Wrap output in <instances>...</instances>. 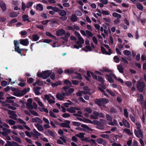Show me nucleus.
<instances>
[{
  "label": "nucleus",
  "mask_w": 146,
  "mask_h": 146,
  "mask_svg": "<svg viewBox=\"0 0 146 146\" xmlns=\"http://www.w3.org/2000/svg\"><path fill=\"white\" fill-rule=\"evenodd\" d=\"M113 60L115 62L118 63L119 62V59L117 56H115L113 58Z\"/></svg>",
  "instance_id": "680f3d73"
},
{
  "label": "nucleus",
  "mask_w": 146,
  "mask_h": 146,
  "mask_svg": "<svg viewBox=\"0 0 146 146\" xmlns=\"http://www.w3.org/2000/svg\"><path fill=\"white\" fill-rule=\"evenodd\" d=\"M36 9L37 10L42 11L43 9V6L40 4H38L36 6Z\"/></svg>",
  "instance_id": "473e14b6"
},
{
  "label": "nucleus",
  "mask_w": 146,
  "mask_h": 146,
  "mask_svg": "<svg viewBox=\"0 0 146 146\" xmlns=\"http://www.w3.org/2000/svg\"><path fill=\"white\" fill-rule=\"evenodd\" d=\"M31 121L33 123H38L40 124H42V120L37 117L32 118L31 119Z\"/></svg>",
  "instance_id": "2eb2a0df"
},
{
  "label": "nucleus",
  "mask_w": 146,
  "mask_h": 146,
  "mask_svg": "<svg viewBox=\"0 0 146 146\" xmlns=\"http://www.w3.org/2000/svg\"><path fill=\"white\" fill-rule=\"evenodd\" d=\"M81 127L83 128H84V129L80 127H77L76 128V130H78L82 131H86L87 132L89 131H93V129H92L90 128L88 126L86 125L82 124Z\"/></svg>",
  "instance_id": "20e7f679"
},
{
  "label": "nucleus",
  "mask_w": 146,
  "mask_h": 146,
  "mask_svg": "<svg viewBox=\"0 0 146 146\" xmlns=\"http://www.w3.org/2000/svg\"><path fill=\"white\" fill-rule=\"evenodd\" d=\"M145 86L144 82L141 80H139L137 82V87L138 90L141 92H142L143 90V89Z\"/></svg>",
  "instance_id": "7ed1b4c3"
},
{
  "label": "nucleus",
  "mask_w": 146,
  "mask_h": 146,
  "mask_svg": "<svg viewBox=\"0 0 146 146\" xmlns=\"http://www.w3.org/2000/svg\"><path fill=\"white\" fill-rule=\"evenodd\" d=\"M14 43L15 47V51L19 53L20 54H21V55H22L21 53L22 49H20L19 47L18 46V45L19 43L17 42V41L16 40H14Z\"/></svg>",
  "instance_id": "9d476101"
},
{
  "label": "nucleus",
  "mask_w": 146,
  "mask_h": 146,
  "mask_svg": "<svg viewBox=\"0 0 146 146\" xmlns=\"http://www.w3.org/2000/svg\"><path fill=\"white\" fill-rule=\"evenodd\" d=\"M137 8L139 10L142 11L143 8L142 5L140 3H138L137 5Z\"/></svg>",
  "instance_id": "ea45409f"
},
{
  "label": "nucleus",
  "mask_w": 146,
  "mask_h": 146,
  "mask_svg": "<svg viewBox=\"0 0 146 146\" xmlns=\"http://www.w3.org/2000/svg\"><path fill=\"white\" fill-rule=\"evenodd\" d=\"M47 133L48 135L52 136L53 137H55V135L54 133L51 130H48L47 131Z\"/></svg>",
  "instance_id": "58836bf2"
},
{
  "label": "nucleus",
  "mask_w": 146,
  "mask_h": 146,
  "mask_svg": "<svg viewBox=\"0 0 146 146\" xmlns=\"http://www.w3.org/2000/svg\"><path fill=\"white\" fill-rule=\"evenodd\" d=\"M33 132H32V136L35 138H38V136L41 135L35 129H34L33 130Z\"/></svg>",
  "instance_id": "ddd939ff"
},
{
  "label": "nucleus",
  "mask_w": 146,
  "mask_h": 146,
  "mask_svg": "<svg viewBox=\"0 0 146 146\" xmlns=\"http://www.w3.org/2000/svg\"><path fill=\"white\" fill-rule=\"evenodd\" d=\"M135 125L136 126V128L138 130H141V124L139 123H135Z\"/></svg>",
  "instance_id": "8fccbe9b"
},
{
  "label": "nucleus",
  "mask_w": 146,
  "mask_h": 146,
  "mask_svg": "<svg viewBox=\"0 0 146 146\" xmlns=\"http://www.w3.org/2000/svg\"><path fill=\"white\" fill-rule=\"evenodd\" d=\"M123 131L125 133H127L128 134L130 135H133V133L132 132H131L130 130L128 129L125 128L123 129Z\"/></svg>",
  "instance_id": "2f4dec72"
},
{
  "label": "nucleus",
  "mask_w": 146,
  "mask_h": 146,
  "mask_svg": "<svg viewBox=\"0 0 146 146\" xmlns=\"http://www.w3.org/2000/svg\"><path fill=\"white\" fill-rule=\"evenodd\" d=\"M97 142L99 144H102L104 146L106 145L107 144V142L101 138H99L97 139L96 140Z\"/></svg>",
  "instance_id": "dca6fc26"
},
{
  "label": "nucleus",
  "mask_w": 146,
  "mask_h": 146,
  "mask_svg": "<svg viewBox=\"0 0 146 146\" xmlns=\"http://www.w3.org/2000/svg\"><path fill=\"white\" fill-rule=\"evenodd\" d=\"M72 140L75 143H77L78 141V139L75 136H73L72 137Z\"/></svg>",
  "instance_id": "0e129e2a"
},
{
  "label": "nucleus",
  "mask_w": 146,
  "mask_h": 146,
  "mask_svg": "<svg viewBox=\"0 0 146 146\" xmlns=\"http://www.w3.org/2000/svg\"><path fill=\"white\" fill-rule=\"evenodd\" d=\"M34 92L37 95H38L40 94L39 90L41 88L39 87H37L35 88H33Z\"/></svg>",
  "instance_id": "393cba45"
},
{
  "label": "nucleus",
  "mask_w": 146,
  "mask_h": 146,
  "mask_svg": "<svg viewBox=\"0 0 146 146\" xmlns=\"http://www.w3.org/2000/svg\"><path fill=\"white\" fill-rule=\"evenodd\" d=\"M30 112L32 114L35 116H38V113L34 111L31 110L30 111Z\"/></svg>",
  "instance_id": "69168bd1"
},
{
  "label": "nucleus",
  "mask_w": 146,
  "mask_h": 146,
  "mask_svg": "<svg viewBox=\"0 0 146 146\" xmlns=\"http://www.w3.org/2000/svg\"><path fill=\"white\" fill-rule=\"evenodd\" d=\"M120 18H117L115 19L113 21L114 24L117 25L119 24L120 22Z\"/></svg>",
  "instance_id": "c03bdc74"
},
{
  "label": "nucleus",
  "mask_w": 146,
  "mask_h": 146,
  "mask_svg": "<svg viewBox=\"0 0 146 146\" xmlns=\"http://www.w3.org/2000/svg\"><path fill=\"white\" fill-rule=\"evenodd\" d=\"M0 6L3 11H5L6 9V4L2 1H0Z\"/></svg>",
  "instance_id": "a878e982"
},
{
  "label": "nucleus",
  "mask_w": 146,
  "mask_h": 146,
  "mask_svg": "<svg viewBox=\"0 0 146 146\" xmlns=\"http://www.w3.org/2000/svg\"><path fill=\"white\" fill-rule=\"evenodd\" d=\"M122 121L124 125L127 128H129L130 127V124L126 119L123 118V119Z\"/></svg>",
  "instance_id": "4be33fe9"
},
{
  "label": "nucleus",
  "mask_w": 146,
  "mask_h": 146,
  "mask_svg": "<svg viewBox=\"0 0 146 146\" xmlns=\"http://www.w3.org/2000/svg\"><path fill=\"white\" fill-rule=\"evenodd\" d=\"M124 54L126 56H129L131 55V52L128 50H125L123 51Z\"/></svg>",
  "instance_id": "49530a36"
},
{
  "label": "nucleus",
  "mask_w": 146,
  "mask_h": 146,
  "mask_svg": "<svg viewBox=\"0 0 146 146\" xmlns=\"http://www.w3.org/2000/svg\"><path fill=\"white\" fill-rule=\"evenodd\" d=\"M13 94L14 95L17 96H22V95H21V94L20 92L19 91H17L16 92H14L13 93Z\"/></svg>",
  "instance_id": "3c124183"
},
{
  "label": "nucleus",
  "mask_w": 146,
  "mask_h": 146,
  "mask_svg": "<svg viewBox=\"0 0 146 146\" xmlns=\"http://www.w3.org/2000/svg\"><path fill=\"white\" fill-rule=\"evenodd\" d=\"M62 84L61 82L60 81L56 82L55 83L52 84V86L53 87L57 86Z\"/></svg>",
  "instance_id": "c9c22d12"
},
{
  "label": "nucleus",
  "mask_w": 146,
  "mask_h": 146,
  "mask_svg": "<svg viewBox=\"0 0 146 146\" xmlns=\"http://www.w3.org/2000/svg\"><path fill=\"white\" fill-rule=\"evenodd\" d=\"M117 69L119 72L121 73L123 72V68L121 65H119L117 66Z\"/></svg>",
  "instance_id": "e433bc0d"
},
{
  "label": "nucleus",
  "mask_w": 146,
  "mask_h": 146,
  "mask_svg": "<svg viewBox=\"0 0 146 146\" xmlns=\"http://www.w3.org/2000/svg\"><path fill=\"white\" fill-rule=\"evenodd\" d=\"M45 34L47 36H50V37L54 39H56V37L55 36L53 35L51 33L49 32H46Z\"/></svg>",
  "instance_id": "a19ab883"
},
{
  "label": "nucleus",
  "mask_w": 146,
  "mask_h": 146,
  "mask_svg": "<svg viewBox=\"0 0 146 146\" xmlns=\"http://www.w3.org/2000/svg\"><path fill=\"white\" fill-rule=\"evenodd\" d=\"M11 137L14 141H15L19 143H22V141L21 140V139L19 137H17L14 135H12L11 136Z\"/></svg>",
  "instance_id": "412c9836"
},
{
  "label": "nucleus",
  "mask_w": 146,
  "mask_h": 146,
  "mask_svg": "<svg viewBox=\"0 0 146 146\" xmlns=\"http://www.w3.org/2000/svg\"><path fill=\"white\" fill-rule=\"evenodd\" d=\"M6 122L10 125H14L16 123L14 121L11 119H7L6 121Z\"/></svg>",
  "instance_id": "b1692460"
},
{
  "label": "nucleus",
  "mask_w": 146,
  "mask_h": 146,
  "mask_svg": "<svg viewBox=\"0 0 146 146\" xmlns=\"http://www.w3.org/2000/svg\"><path fill=\"white\" fill-rule=\"evenodd\" d=\"M75 14L78 16H81L82 15V13L81 11L79 10H76L75 12Z\"/></svg>",
  "instance_id": "09e8293b"
},
{
  "label": "nucleus",
  "mask_w": 146,
  "mask_h": 146,
  "mask_svg": "<svg viewBox=\"0 0 146 146\" xmlns=\"http://www.w3.org/2000/svg\"><path fill=\"white\" fill-rule=\"evenodd\" d=\"M86 36L88 38H89L90 37H92L93 36V34L90 31L88 30H86Z\"/></svg>",
  "instance_id": "c756f323"
},
{
  "label": "nucleus",
  "mask_w": 146,
  "mask_h": 146,
  "mask_svg": "<svg viewBox=\"0 0 146 146\" xmlns=\"http://www.w3.org/2000/svg\"><path fill=\"white\" fill-rule=\"evenodd\" d=\"M74 89L72 88H71L69 89L66 92H65V94L67 93V94L68 95V96L69 95V94L70 93H72L74 91Z\"/></svg>",
  "instance_id": "a18cd8bd"
},
{
  "label": "nucleus",
  "mask_w": 146,
  "mask_h": 146,
  "mask_svg": "<svg viewBox=\"0 0 146 146\" xmlns=\"http://www.w3.org/2000/svg\"><path fill=\"white\" fill-rule=\"evenodd\" d=\"M52 71L48 70L43 71L42 73H37V74L38 76L41 77L44 79H46L52 73Z\"/></svg>",
  "instance_id": "f03ea898"
},
{
  "label": "nucleus",
  "mask_w": 146,
  "mask_h": 146,
  "mask_svg": "<svg viewBox=\"0 0 146 146\" xmlns=\"http://www.w3.org/2000/svg\"><path fill=\"white\" fill-rule=\"evenodd\" d=\"M98 116V113L96 111H94L93 114H91L90 116V118L92 119H96Z\"/></svg>",
  "instance_id": "a211bd4d"
},
{
  "label": "nucleus",
  "mask_w": 146,
  "mask_h": 146,
  "mask_svg": "<svg viewBox=\"0 0 146 146\" xmlns=\"http://www.w3.org/2000/svg\"><path fill=\"white\" fill-rule=\"evenodd\" d=\"M64 83L66 85H71L72 83L71 82L68 80L66 79L64 81Z\"/></svg>",
  "instance_id": "864d4df0"
},
{
  "label": "nucleus",
  "mask_w": 146,
  "mask_h": 146,
  "mask_svg": "<svg viewBox=\"0 0 146 146\" xmlns=\"http://www.w3.org/2000/svg\"><path fill=\"white\" fill-rule=\"evenodd\" d=\"M2 130L3 131L7 133H10L11 132V131L10 129L4 127L3 128Z\"/></svg>",
  "instance_id": "5fc2aeb1"
},
{
  "label": "nucleus",
  "mask_w": 146,
  "mask_h": 146,
  "mask_svg": "<svg viewBox=\"0 0 146 146\" xmlns=\"http://www.w3.org/2000/svg\"><path fill=\"white\" fill-rule=\"evenodd\" d=\"M134 133L137 137L138 138L140 137L142 138H143V133L141 130H138L135 129L134 130Z\"/></svg>",
  "instance_id": "1a4fd4ad"
},
{
  "label": "nucleus",
  "mask_w": 146,
  "mask_h": 146,
  "mask_svg": "<svg viewBox=\"0 0 146 146\" xmlns=\"http://www.w3.org/2000/svg\"><path fill=\"white\" fill-rule=\"evenodd\" d=\"M70 20L72 22H75L77 21V17L75 15L72 14L71 16Z\"/></svg>",
  "instance_id": "c85d7f7f"
},
{
  "label": "nucleus",
  "mask_w": 146,
  "mask_h": 146,
  "mask_svg": "<svg viewBox=\"0 0 146 146\" xmlns=\"http://www.w3.org/2000/svg\"><path fill=\"white\" fill-rule=\"evenodd\" d=\"M106 76L108 80L110 83L113 82V81L112 78V77H113L115 79H117L116 76L112 73H110L109 74H106Z\"/></svg>",
  "instance_id": "0eeeda50"
},
{
  "label": "nucleus",
  "mask_w": 146,
  "mask_h": 146,
  "mask_svg": "<svg viewBox=\"0 0 146 146\" xmlns=\"http://www.w3.org/2000/svg\"><path fill=\"white\" fill-rule=\"evenodd\" d=\"M92 40L97 45L98 44V41L96 37L95 36H93L92 37Z\"/></svg>",
  "instance_id": "6e6d98bb"
},
{
  "label": "nucleus",
  "mask_w": 146,
  "mask_h": 146,
  "mask_svg": "<svg viewBox=\"0 0 146 146\" xmlns=\"http://www.w3.org/2000/svg\"><path fill=\"white\" fill-rule=\"evenodd\" d=\"M139 99H137V101L138 102H139V101L140 102V103L141 104H143V103L144 100H143V95L141 94L139 95Z\"/></svg>",
  "instance_id": "cd10ccee"
},
{
  "label": "nucleus",
  "mask_w": 146,
  "mask_h": 146,
  "mask_svg": "<svg viewBox=\"0 0 146 146\" xmlns=\"http://www.w3.org/2000/svg\"><path fill=\"white\" fill-rule=\"evenodd\" d=\"M113 16L114 17L117 18H121V15L116 12H113L112 13Z\"/></svg>",
  "instance_id": "72a5a7b5"
},
{
  "label": "nucleus",
  "mask_w": 146,
  "mask_h": 146,
  "mask_svg": "<svg viewBox=\"0 0 146 146\" xmlns=\"http://www.w3.org/2000/svg\"><path fill=\"white\" fill-rule=\"evenodd\" d=\"M101 48L102 52L103 53L105 54H108V52L106 51L104 47L101 46Z\"/></svg>",
  "instance_id": "052dcab7"
},
{
  "label": "nucleus",
  "mask_w": 146,
  "mask_h": 146,
  "mask_svg": "<svg viewBox=\"0 0 146 146\" xmlns=\"http://www.w3.org/2000/svg\"><path fill=\"white\" fill-rule=\"evenodd\" d=\"M108 124L112 126H114V125L117 126L118 125L117 120L115 119H114L113 120V122L112 121L111 122H108Z\"/></svg>",
  "instance_id": "bb28decb"
},
{
  "label": "nucleus",
  "mask_w": 146,
  "mask_h": 146,
  "mask_svg": "<svg viewBox=\"0 0 146 146\" xmlns=\"http://www.w3.org/2000/svg\"><path fill=\"white\" fill-rule=\"evenodd\" d=\"M59 15L61 16H66V13L65 11L63 10H60L59 12Z\"/></svg>",
  "instance_id": "7c9ffc66"
},
{
  "label": "nucleus",
  "mask_w": 146,
  "mask_h": 146,
  "mask_svg": "<svg viewBox=\"0 0 146 146\" xmlns=\"http://www.w3.org/2000/svg\"><path fill=\"white\" fill-rule=\"evenodd\" d=\"M85 134L84 133H80L79 134H76L75 135L78 137L80 138H82L84 137V135Z\"/></svg>",
  "instance_id": "4c0bfd02"
},
{
  "label": "nucleus",
  "mask_w": 146,
  "mask_h": 146,
  "mask_svg": "<svg viewBox=\"0 0 146 146\" xmlns=\"http://www.w3.org/2000/svg\"><path fill=\"white\" fill-rule=\"evenodd\" d=\"M70 121L66 120L64 123H62L60 124V126L62 127H66L70 128V126L69 125Z\"/></svg>",
  "instance_id": "f8f14e48"
},
{
  "label": "nucleus",
  "mask_w": 146,
  "mask_h": 146,
  "mask_svg": "<svg viewBox=\"0 0 146 146\" xmlns=\"http://www.w3.org/2000/svg\"><path fill=\"white\" fill-rule=\"evenodd\" d=\"M108 102V99L104 98L97 99L95 101L96 103L100 106H101L103 104Z\"/></svg>",
  "instance_id": "39448f33"
},
{
  "label": "nucleus",
  "mask_w": 146,
  "mask_h": 146,
  "mask_svg": "<svg viewBox=\"0 0 146 146\" xmlns=\"http://www.w3.org/2000/svg\"><path fill=\"white\" fill-rule=\"evenodd\" d=\"M34 125L38 131H42L44 130V128L42 125L39 123L35 124Z\"/></svg>",
  "instance_id": "aec40b11"
},
{
  "label": "nucleus",
  "mask_w": 146,
  "mask_h": 146,
  "mask_svg": "<svg viewBox=\"0 0 146 146\" xmlns=\"http://www.w3.org/2000/svg\"><path fill=\"white\" fill-rule=\"evenodd\" d=\"M68 96V95L67 94H65V92H63L62 93H58L56 96V98L58 100H63L64 99L65 96Z\"/></svg>",
  "instance_id": "423d86ee"
},
{
  "label": "nucleus",
  "mask_w": 146,
  "mask_h": 146,
  "mask_svg": "<svg viewBox=\"0 0 146 146\" xmlns=\"http://www.w3.org/2000/svg\"><path fill=\"white\" fill-rule=\"evenodd\" d=\"M124 115L126 118H127L128 117V113L127 111V110L126 109H124Z\"/></svg>",
  "instance_id": "de8ad7c7"
},
{
  "label": "nucleus",
  "mask_w": 146,
  "mask_h": 146,
  "mask_svg": "<svg viewBox=\"0 0 146 146\" xmlns=\"http://www.w3.org/2000/svg\"><path fill=\"white\" fill-rule=\"evenodd\" d=\"M100 136L102 137L106 138V139H109V136L107 134H101L100 135Z\"/></svg>",
  "instance_id": "774afa93"
},
{
  "label": "nucleus",
  "mask_w": 146,
  "mask_h": 146,
  "mask_svg": "<svg viewBox=\"0 0 146 146\" xmlns=\"http://www.w3.org/2000/svg\"><path fill=\"white\" fill-rule=\"evenodd\" d=\"M106 117L107 121H109V122L112 121V118L111 116L108 114H106Z\"/></svg>",
  "instance_id": "79ce46f5"
},
{
  "label": "nucleus",
  "mask_w": 146,
  "mask_h": 146,
  "mask_svg": "<svg viewBox=\"0 0 146 146\" xmlns=\"http://www.w3.org/2000/svg\"><path fill=\"white\" fill-rule=\"evenodd\" d=\"M72 124L74 126H80L81 125V124L80 123L76 121L73 122Z\"/></svg>",
  "instance_id": "e2e57ef3"
},
{
  "label": "nucleus",
  "mask_w": 146,
  "mask_h": 146,
  "mask_svg": "<svg viewBox=\"0 0 146 146\" xmlns=\"http://www.w3.org/2000/svg\"><path fill=\"white\" fill-rule=\"evenodd\" d=\"M23 21H27L28 22H30V21L29 19V17L28 15H24L23 16Z\"/></svg>",
  "instance_id": "f704fd0d"
},
{
  "label": "nucleus",
  "mask_w": 146,
  "mask_h": 146,
  "mask_svg": "<svg viewBox=\"0 0 146 146\" xmlns=\"http://www.w3.org/2000/svg\"><path fill=\"white\" fill-rule=\"evenodd\" d=\"M84 111L89 113H90L92 112V110L90 108H85L84 109Z\"/></svg>",
  "instance_id": "bf43d9fd"
},
{
  "label": "nucleus",
  "mask_w": 146,
  "mask_h": 146,
  "mask_svg": "<svg viewBox=\"0 0 146 146\" xmlns=\"http://www.w3.org/2000/svg\"><path fill=\"white\" fill-rule=\"evenodd\" d=\"M102 70L103 72H110V70L106 67H103L102 68Z\"/></svg>",
  "instance_id": "13d9d810"
},
{
  "label": "nucleus",
  "mask_w": 146,
  "mask_h": 146,
  "mask_svg": "<svg viewBox=\"0 0 146 146\" xmlns=\"http://www.w3.org/2000/svg\"><path fill=\"white\" fill-rule=\"evenodd\" d=\"M8 113L10 115L9 116L10 118L14 120L17 119V115L15 111L10 110H8Z\"/></svg>",
  "instance_id": "6e6552de"
},
{
  "label": "nucleus",
  "mask_w": 146,
  "mask_h": 146,
  "mask_svg": "<svg viewBox=\"0 0 146 146\" xmlns=\"http://www.w3.org/2000/svg\"><path fill=\"white\" fill-rule=\"evenodd\" d=\"M17 15V14L14 12H11L10 13L9 16L11 17H16Z\"/></svg>",
  "instance_id": "603ef678"
},
{
  "label": "nucleus",
  "mask_w": 146,
  "mask_h": 146,
  "mask_svg": "<svg viewBox=\"0 0 146 146\" xmlns=\"http://www.w3.org/2000/svg\"><path fill=\"white\" fill-rule=\"evenodd\" d=\"M20 43L24 46H27L29 43V41L27 39H21L20 40Z\"/></svg>",
  "instance_id": "f3484780"
},
{
  "label": "nucleus",
  "mask_w": 146,
  "mask_h": 146,
  "mask_svg": "<svg viewBox=\"0 0 146 146\" xmlns=\"http://www.w3.org/2000/svg\"><path fill=\"white\" fill-rule=\"evenodd\" d=\"M65 31L62 29H60L56 31V35L58 36H62L66 34Z\"/></svg>",
  "instance_id": "9b49d317"
},
{
  "label": "nucleus",
  "mask_w": 146,
  "mask_h": 146,
  "mask_svg": "<svg viewBox=\"0 0 146 146\" xmlns=\"http://www.w3.org/2000/svg\"><path fill=\"white\" fill-rule=\"evenodd\" d=\"M66 110L68 112L71 113H75L76 112V111L75 110L74 107H70L66 109Z\"/></svg>",
  "instance_id": "5701e85b"
},
{
  "label": "nucleus",
  "mask_w": 146,
  "mask_h": 146,
  "mask_svg": "<svg viewBox=\"0 0 146 146\" xmlns=\"http://www.w3.org/2000/svg\"><path fill=\"white\" fill-rule=\"evenodd\" d=\"M33 38L34 40L36 41L39 39V37L37 35L34 34L33 35Z\"/></svg>",
  "instance_id": "37998d69"
},
{
  "label": "nucleus",
  "mask_w": 146,
  "mask_h": 146,
  "mask_svg": "<svg viewBox=\"0 0 146 146\" xmlns=\"http://www.w3.org/2000/svg\"><path fill=\"white\" fill-rule=\"evenodd\" d=\"M7 143L5 145V146H18V144L16 142L12 141L11 142L7 141Z\"/></svg>",
  "instance_id": "4468645a"
},
{
  "label": "nucleus",
  "mask_w": 146,
  "mask_h": 146,
  "mask_svg": "<svg viewBox=\"0 0 146 146\" xmlns=\"http://www.w3.org/2000/svg\"><path fill=\"white\" fill-rule=\"evenodd\" d=\"M65 36L64 37H62V38L66 42H67L68 40V39L70 36V33L69 32H67L64 35Z\"/></svg>",
  "instance_id": "6ab92c4d"
},
{
  "label": "nucleus",
  "mask_w": 146,
  "mask_h": 146,
  "mask_svg": "<svg viewBox=\"0 0 146 146\" xmlns=\"http://www.w3.org/2000/svg\"><path fill=\"white\" fill-rule=\"evenodd\" d=\"M82 112L80 111H78L77 113L73 114V115L75 116H78L81 117L82 116Z\"/></svg>",
  "instance_id": "4d7b16f0"
},
{
  "label": "nucleus",
  "mask_w": 146,
  "mask_h": 146,
  "mask_svg": "<svg viewBox=\"0 0 146 146\" xmlns=\"http://www.w3.org/2000/svg\"><path fill=\"white\" fill-rule=\"evenodd\" d=\"M125 84L129 87H130L132 85L131 82L129 81L125 82Z\"/></svg>",
  "instance_id": "338daca9"
},
{
  "label": "nucleus",
  "mask_w": 146,
  "mask_h": 146,
  "mask_svg": "<svg viewBox=\"0 0 146 146\" xmlns=\"http://www.w3.org/2000/svg\"><path fill=\"white\" fill-rule=\"evenodd\" d=\"M78 41H76L75 42L77 44H75L73 46V47L72 48H75L77 49L79 48H82V44L84 43V40L82 36H80L78 38Z\"/></svg>",
  "instance_id": "f257e3e1"
}]
</instances>
